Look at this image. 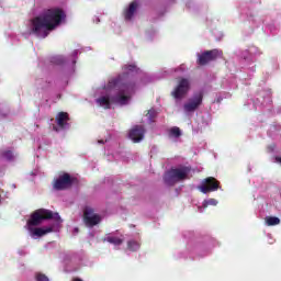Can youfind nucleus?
<instances>
[{
  "label": "nucleus",
  "mask_w": 281,
  "mask_h": 281,
  "mask_svg": "<svg viewBox=\"0 0 281 281\" xmlns=\"http://www.w3.org/2000/svg\"><path fill=\"white\" fill-rule=\"evenodd\" d=\"M170 137H181V130L179 127H172L169 131Z\"/></svg>",
  "instance_id": "21"
},
{
  "label": "nucleus",
  "mask_w": 281,
  "mask_h": 281,
  "mask_svg": "<svg viewBox=\"0 0 281 281\" xmlns=\"http://www.w3.org/2000/svg\"><path fill=\"white\" fill-rule=\"evenodd\" d=\"M139 247H140V245L136 240H130L127 243V249H130V251H137L139 249Z\"/></svg>",
  "instance_id": "20"
},
{
  "label": "nucleus",
  "mask_w": 281,
  "mask_h": 281,
  "mask_svg": "<svg viewBox=\"0 0 281 281\" xmlns=\"http://www.w3.org/2000/svg\"><path fill=\"white\" fill-rule=\"evenodd\" d=\"M203 207H207L209 205L216 206L218 205V201L216 199H209L203 202Z\"/></svg>",
  "instance_id": "22"
},
{
  "label": "nucleus",
  "mask_w": 281,
  "mask_h": 281,
  "mask_svg": "<svg viewBox=\"0 0 281 281\" xmlns=\"http://www.w3.org/2000/svg\"><path fill=\"white\" fill-rule=\"evenodd\" d=\"M221 56H223V50H220L217 48L205 50L204 53L198 55L196 63L201 67H205V65H209V63H212L217 58H221Z\"/></svg>",
  "instance_id": "6"
},
{
  "label": "nucleus",
  "mask_w": 281,
  "mask_h": 281,
  "mask_svg": "<svg viewBox=\"0 0 281 281\" xmlns=\"http://www.w3.org/2000/svg\"><path fill=\"white\" fill-rule=\"evenodd\" d=\"M147 115L153 120V117H155V110H149Z\"/></svg>",
  "instance_id": "24"
},
{
  "label": "nucleus",
  "mask_w": 281,
  "mask_h": 281,
  "mask_svg": "<svg viewBox=\"0 0 281 281\" xmlns=\"http://www.w3.org/2000/svg\"><path fill=\"white\" fill-rule=\"evenodd\" d=\"M1 157L3 159H7V161H13L14 160V153L12 150H4L1 153Z\"/></svg>",
  "instance_id": "19"
},
{
  "label": "nucleus",
  "mask_w": 281,
  "mask_h": 281,
  "mask_svg": "<svg viewBox=\"0 0 281 281\" xmlns=\"http://www.w3.org/2000/svg\"><path fill=\"white\" fill-rule=\"evenodd\" d=\"M104 240H106V243H110L111 245H115V246H120V245H122V243H124V240L122 238L113 237V236H108L104 238Z\"/></svg>",
  "instance_id": "17"
},
{
  "label": "nucleus",
  "mask_w": 281,
  "mask_h": 281,
  "mask_svg": "<svg viewBox=\"0 0 281 281\" xmlns=\"http://www.w3.org/2000/svg\"><path fill=\"white\" fill-rule=\"evenodd\" d=\"M42 16L46 23L53 25V30H56V27H58V25H60L63 22V19H65V11L58 8L48 9L45 13L42 14Z\"/></svg>",
  "instance_id": "5"
},
{
  "label": "nucleus",
  "mask_w": 281,
  "mask_h": 281,
  "mask_svg": "<svg viewBox=\"0 0 281 281\" xmlns=\"http://www.w3.org/2000/svg\"><path fill=\"white\" fill-rule=\"evenodd\" d=\"M35 279H36V281H49V278H47V276H45L41 272H37L35 274Z\"/></svg>",
  "instance_id": "23"
},
{
  "label": "nucleus",
  "mask_w": 281,
  "mask_h": 281,
  "mask_svg": "<svg viewBox=\"0 0 281 281\" xmlns=\"http://www.w3.org/2000/svg\"><path fill=\"white\" fill-rule=\"evenodd\" d=\"M274 159H276L277 164H281V157L280 156H277Z\"/></svg>",
  "instance_id": "25"
},
{
  "label": "nucleus",
  "mask_w": 281,
  "mask_h": 281,
  "mask_svg": "<svg viewBox=\"0 0 281 281\" xmlns=\"http://www.w3.org/2000/svg\"><path fill=\"white\" fill-rule=\"evenodd\" d=\"M126 76L127 75H123L110 80L109 86L119 87V92L112 97L103 95L97 99L99 106L111 109V104H121L122 106L124 104H128V100H131L128 93L135 91V85L124 82V78H126Z\"/></svg>",
  "instance_id": "1"
},
{
  "label": "nucleus",
  "mask_w": 281,
  "mask_h": 281,
  "mask_svg": "<svg viewBox=\"0 0 281 281\" xmlns=\"http://www.w3.org/2000/svg\"><path fill=\"white\" fill-rule=\"evenodd\" d=\"M56 123L59 128H65L67 126V122H69V113L67 112H59L56 117Z\"/></svg>",
  "instance_id": "14"
},
{
  "label": "nucleus",
  "mask_w": 281,
  "mask_h": 281,
  "mask_svg": "<svg viewBox=\"0 0 281 281\" xmlns=\"http://www.w3.org/2000/svg\"><path fill=\"white\" fill-rule=\"evenodd\" d=\"M50 232H53L52 227H48L46 229H43V228H34L33 229V236H45V234H49Z\"/></svg>",
  "instance_id": "16"
},
{
  "label": "nucleus",
  "mask_w": 281,
  "mask_h": 281,
  "mask_svg": "<svg viewBox=\"0 0 281 281\" xmlns=\"http://www.w3.org/2000/svg\"><path fill=\"white\" fill-rule=\"evenodd\" d=\"M144 135H146V130L142 125H135L128 134L130 139H132L134 144H139V142L144 139Z\"/></svg>",
  "instance_id": "12"
},
{
  "label": "nucleus",
  "mask_w": 281,
  "mask_h": 281,
  "mask_svg": "<svg viewBox=\"0 0 281 281\" xmlns=\"http://www.w3.org/2000/svg\"><path fill=\"white\" fill-rule=\"evenodd\" d=\"M198 190H200L202 194H210V192H216L217 190H221V181H218L214 177H207L202 180V183L198 187Z\"/></svg>",
  "instance_id": "7"
},
{
  "label": "nucleus",
  "mask_w": 281,
  "mask_h": 281,
  "mask_svg": "<svg viewBox=\"0 0 281 281\" xmlns=\"http://www.w3.org/2000/svg\"><path fill=\"white\" fill-rule=\"evenodd\" d=\"M138 5L137 1L130 3L128 8L124 12L125 21H131V19H133L135 12H137Z\"/></svg>",
  "instance_id": "15"
},
{
  "label": "nucleus",
  "mask_w": 281,
  "mask_h": 281,
  "mask_svg": "<svg viewBox=\"0 0 281 281\" xmlns=\"http://www.w3.org/2000/svg\"><path fill=\"white\" fill-rule=\"evenodd\" d=\"M123 71L124 72L119 75L117 78H120V76H126V77L123 78V82L134 85V88H135V82L128 80V71H131V72L137 71V66H135V65H125V66H123Z\"/></svg>",
  "instance_id": "13"
},
{
  "label": "nucleus",
  "mask_w": 281,
  "mask_h": 281,
  "mask_svg": "<svg viewBox=\"0 0 281 281\" xmlns=\"http://www.w3.org/2000/svg\"><path fill=\"white\" fill-rule=\"evenodd\" d=\"M52 31H54V25L47 23L43 15L36 16L31 21V32L38 38H47Z\"/></svg>",
  "instance_id": "2"
},
{
  "label": "nucleus",
  "mask_w": 281,
  "mask_h": 281,
  "mask_svg": "<svg viewBox=\"0 0 281 281\" xmlns=\"http://www.w3.org/2000/svg\"><path fill=\"white\" fill-rule=\"evenodd\" d=\"M270 150H273V147Z\"/></svg>",
  "instance_id": "26"
},
{
  "label": "nucleus",
  "mask_w": 281,
  "mask_h": 281,
  "mask_svg": "<svg viewBox=\"0 0 281 281\" xmlns=\"http://www.w3.org/2000/svg\"><path fill=\"white\" fill-rule=\"evenodd\" d=\"M190 167L171 168L165 173L164 181L167 186H175L179 181H186L190 175Z\"/></svg>",
  "instance_id": "4"
},
{
  "label": "nucleus",
  "mask_w": 281,
  "mask_h": 281,
  "mask_svg": "<svg viewBox=\"0 0 281 281\" xmlns=\"http://www.w3.org/2000/svg\"><path fill=\"white\" fill-rule=\"evenodd\" d=\"M201 104H203V92L194 94L193 98L184 104V111L187 113H192V111H196Z\"/></svg>",
  "instance_id": "11"
},
{
  "label": "nucleus",
  "mask_w": 281,
  "mask_h": 281,
  "mask_svg": "<svg viewBox=\"0 0 281 281\" xmlns=\"http://www.w3.org/2000/svg\"><path fill=\"white\" fill-rule=\"evenodd\" d=\"M52 218L57 223H63L58 213H54L46 209H38L32 213L31 218L29 220V225L36 227L37 225H41L43 221H52Z\"/></svg>",
  "instance_id": "3"
},
{
  "label": "nucleus",
  "mask_w": 281,
  "mask_h": 281,
  "mask_svg": "<svg viewBox=\"0 0 281 281\" xmlns=\"http://www.w3.org/2000/svg\"><path fill=\"white\" fill-rule=\"evenodd\" d=\"M266 223L268 227H273L274 225H280V220L276 216L266 217Z\"/></svg>",
  "instance_id": "18"
},
{
  "label": "nucleus",
  "mask_w": 281,
  "mask_h": 281,
  "mask_svg": "<svg viewBox=\"0 0 281 281\" xmlns=\"http://www.w3.org/2000/svg\"><path fill=\"white\" fill-rule=\"evenodd\" d=\"M83 221L87 227H95V225H100L102 217L95 214V211L91 206H86L83 210Z\"/></svg>",
  "instance_id": "8"
},
{
  "label": "nucleus",
  "mask_w": 281,
  "mask_h": 281,
  "mask_svg": "<svg viewBox=\"0 0 281 281\" xmlns=\"http://www.w3.org/2000/svg\"><path fill=\"white\" fill-rule=\"evenodd\" d=\"M75 181L76 178H72L71 175L65 172L54 181L53 187L55 190H67L68 188H71V186H74Z\"/></svg>",
  "instance_id": "10"
},
{
  "label": "nucleus",
  "mask_w": 281,
  "mask_h": 281,
  "mask_svg": "<svg viewBox=\"0 0 281 281\" xmlns=\"http://www.w3.org/2000/svg\"><path fill=\"white\" fill-rule=\"evenodd\" d=\"M188 91H190V80L186 78H181L178 82V86L171 92L172 98L176 100H181L188 95Z\"/></svg>",
  "instance_id": "9"
}]
</instances>
